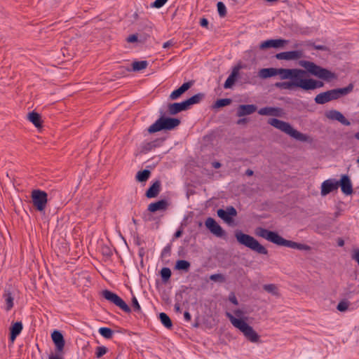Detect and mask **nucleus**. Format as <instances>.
<instances>
[{"mask_svg": "<svg viewBox=\"0 0 359 359\" xmlns=\"http://www.w3.org/2000/svg\"><path fill=\"white\" fill-rule=\"evenodd\" d=\"M268 123L273 126L274 128L281 130L282 132H284L285 133L294 138L297 140L301 142L308 141L309 137L306 135L303 134L297 131V130L294 129L292 126L287 122L276 118H272L269 119Z\"/></svg>", "mask_w": 359, "mask_h": 359, "instance_id": "5", "label": "nucleus"}, {"mask_svg": "<svg viewBox=\"0 0 359 359\" xmlns=\"http://www.w3.org/2000/svg\"><path fill=\"white\" fill-rule=\"evenodd\" d=\"M263 289L266 292H267L269 293H271L273 295H275V296H278L279 295V293H278V287H276V285L275 284H266V285H263Z\"/></svg>", "mask_w": 359, "mask_h": 359, "instance_id": "38", "label": "nucleus"}, {"mask_svg": "<svg viewBox=\"0 0 359 359\" xmlns=\"http://www.w3.org/2000/svg\"><path fill=\"white\" fill-rule=\"evenodd\" d=\"M200 25L202 27H207L208 25V20L206 18H202L200 21Z\"/></svg>", "mask_w": 359, "mask_h": 359, "instance_id": "53", "label": "nucleus"}, {"mask_svg": "<svg viewBox=\"0 0 359 359\" xmlns=\"http://www.w3.org/2000/svg\"><path fill=\"white\" fill-rule=\"evenodd\" d=\"M27 119L30 122H32L34 124V126L37 128H39L42 126L41 115L37 112H35L34 111L29 112L27 114Z\"/></svg>", "mask_w": 359, "mask_h": 359, "instance_id": "28", "label": "nucleus"}, {"mask_svg": "<svg viewBox=\"0 0 359 359\" xmlns=\"http://www.w3.org/2000/svg\"><path fill=\"white\" fill-rule=\"evenodd\" d=\"M221 165H221V163L219 162L215 161V162L212 163V167L214 168H219L221 167Z\"/></svg>", "mask_w": 359, "mask_h": 359, "instance_id": "58", "label": "nucleus"}, {"mask_svg": "<svg viewBox=\"0 0 359 359\" xmlns=\"http://www.w3.org/2000/svg\"><path fill=\"white\" fill-rule=\"evenodd\" d=\"M108 352V348L106 346H101L96 347L95 349V357L97 358H102L104 354Z\"/></svg>", "mask_w": 359, "mask_h": 359, "instance_id": "40", "label": "nucleus"}, {"mask_svg": "<svg viewBox=\"0 0 359 359\" xmlns=\"http://www.w3.org/2000/svg\"><path fill=\"white\" fill-rule=\"evenodd\" d=\"M99 333L105 339H109L113 337L114 331L109 327H102L99 329Z\"/></svg>", "mask_w": 359, "mask_h": 359, "instance_id": "36", "label": "nucleus"}, {"mask_svg": "<svg viewBox=\"0 0 359 359\" xmlns=\"http://www.w3.org/2000/svg\"><path fill=\"white\" fill-rule=\"evenodd\" d=\"M52 340L55 346V351L63 352L65 341L61 332L54 330L51 334Z\"/></svg>", "mask_w": 359, "mask_h": 359, "instance_id": "17", "label": "nucleus"}, {"mask_svg": "<svg viewBox=\"0 0 359 359\" xmlns=\"http://www.w3.org/2000/svg\"><path fill=\"white\" fill-rule=\"evenodd\" d=\"M231 103V100L230 98H224V99H219L217 100L214 104L212 105V107L216 108H220L223 107H226Z\"/></svg>", "mask_w": 359, "mask_h": 359, "instance_id": "37", "label": "nucleus"}, {"mask_svg": "<svg viewBox=\"0 0 359 359\" xmlns=\"http://www.w3.org/2000/svg\"><path fill=\"white\" fill-rule=\"evenodd\" d=\"M31 198L33 206L36 210L43 212L48 203V194L46 191L40 189H34L31 194Z\"/></svg>", "mask_w": 359, "mask_h": 359, "instance_id": "8", "label": "nucleus"}, {"mask_svg": "<svg viewBox=\"0 0 359 359\" xmlns=\"http://www.w3.org/2000/svg\"><path fill=\"white\" fill-rule=\"evenodd\" d=\"M132 65L133 71L139 72L147 67L148 62L147 60L135 61L133 62Z\"/></svg>", "mask_w": 359, "mask_h": 359, "instance_id": "34", "label": "nucleus"}, {"mask_svg": "<svg viewBox=\"0 0 359 359\" xmlns=\"http://www.w3.org/2000/svg\"><path fill=\"white\" fill-rule=\"evenodd\" d=\"M183 231L182 229H178L174 234L175 238H178L182 236Z\"/></svg>", "mask_w": 359, "mask_h": 359, "instance_id": "54", "label": "nucleus"}, {"mask_svg": "<svg viewBox=\"0 0 359 359\" xmlns=\"http://www.w3.org/2000/svg\"><path fill=\"white\" fill-rule=\"evenodd\" d=\"M184 318L187 321H189L191 320V314L188 311H185L184 313Z\"/></svg>", "mask_w": 359, "mask_h": 359, "instance_id": "57", "label": "nucleus"}, {"mask_svg": "<svg viewBox=\"0 0 359 359\" xmlns=\"http://www.w3.org/2000/svg\"><path fill=\"white\" fill-rule=\"evenodd\" d=\"M174 45V42L172 40H170V41H168L166 42H165L163 44V48H169L170 46H172Z\"/></svg>", "mask_w": 359, "mask_h": 359, "instance_id": "52", "label": "nucleus"}, {"mask_svg": "<svg viewBox=\"0 0 359 359\" xmlns=\"http://www.w3.org/2000/svg\"><path fill=\"white\" fill-rule=\"evenodd\" d=\"M283 109L279 107H266L259 109L258 114L262 116H280Z\"/></svg>", "mask_w": 359, "mask_h": 359, "instance_id": "25", "label": "nucleus"}, {"mask_svg": "<svg viewBox=\"0 0 359 359\" xmlns=\"http://www.w3.org/2000/svg\"><path fill=\"white\" fill-rule=\"evenodd\" d=\"M161 276L164 283L168 281L171 276V271L169 268L164 267L161 270Z\"/></svg>", "mask_w": 359, "mask_h": 359, "instance_id": "39", "label": "nucleus"}, {"mask_svg": "<svg viewBox=\"0 0 359 359\" xmlns=\"http://www.w3.org/2000/svg\"><path fill=\"white\" fill-rule=\"evenodd\" d=\"M241 69V65H237V66H235L231 73V74L229 75L230 77H231L232 79H233L234 80H236L237 77L238 76V74H239V70Z\"/></svg>", "mask_w": 359, "mask_h": 359, "instance_id": "44", "label": "nucleus"}, {"mask_svg": "<svg viewBox=\"0 0 359 359\" xmlns=\"http://www.w3.org/2000/svg\"><path fill=\"white\" fill-rule=\"evenodd\" d=\"M257 109L255 104H241L238 107L236 115L238 117L250 115L255 112Z\"/></svg>", "mask_w": 359, "mask_h": 359, "instance_id": "22", "label": "nucleus"}, {"mask_svg": "<svg viewBox=\"0 0 359 359\" xmlns=\"http://www.w3.org/2000/svg\"><path fill=\"white\" fill-rule=\"evenodd\" d=\"M338 187L337 181L334 179L325 180L321 184L320 194L322 196H326L334 190H337Z\"/></svg>", "mask_w": 359, "mask_h": 359, "instance_id": "18", "label": "nucleus"}, {"mask_svg": "<svg viewBox=\"0 0 359 359\" xmlns=\"http://www.w3.org/2000/svg\"><path fill=\"white\" fill-rule=\"evenodd\" d=\"M337 244L339 246L342 247L344 245V241L342 238H339L337 241Z\"/></svg>", "mask_w": 359, "mask_h": 359, "instance_id": "60", "label": "nucleus"}, {"mask_svg": "<svg viewBox=\"0 0 359 359\" xmlns=\"http://www.w3.org/2000/svg\"><path fill=\"white\" fill-rule=\"evenodd\" d=\"M175 309L177 312H181L180 305L179 304H175Z\"/></svg>", "mask_w": 359, "mask_h": 359, "instance_id": "61", "label": "nucleus"}, {"mask_svg": "<svg viewBox=\"0 0 359 359\" xmlns=\"http://www.w3.org/2000/svg\"><path fill=\"white\" fill-rule=\"evenodd\" d=\"M302 57V52L301 50H292L287 52H282L277 53L276 57L278 60H298Z\"/></svg>", "mask_w": 359, "mask_h": 359, "instance_id": "19", "label": "nucleus"}, {"mask_svg": "<svg viewBox=\"0 0 359 359\" xmlns=\"http://www.w3.org/2000/svg\"><path fill=\"white\" fill-rule=\"evenodd\" d=\"M194 83V81L184 83L180 88L172 91L169 98L172 100L178 99L183 93L188 90Z\"/></svg>", "mask_w": 359, "mask_h": 359, "instance_id": "20", "label": "nucleus"}, {"mask_svg": "<svg viewBox=\"0 0 359 359\" xmlns=\"http://www.w3.org/2000/svg\"><path fill=\"white\" fill-rule=\"evenodd\" d=\"M4 298L6 302L7 311H10L13 306V297L10 291H5L4 294Z\"/></svg>", "mask_w": 359, "mask_h": 359, "instance_id": "32", "label": "nucleus"}, {"mask_svg": "<svg viewBox=\"0 0 359 359\" xmlns=\"http://www.w3.org/2000/svg\"><path fill=\"white\" fill-rule=\"evenodd\" d=\"M217 11L220 17H224L226 15V8L225 5L222 2L219 1L217 4Z\"/></svg>", "mask_w": 359, "mask_h": 359, "instance_id": "41", "label": "nucleus"}, {"mask_svg": "<svg viewBox=\"0 0 359 359\" xmlns=\"http://www.w3.org/2000/svg\"><path fill=\"white\" fill-rule=\"evenodd\" d=\"M277 75V68H263L258 72V76L261 79H267Z\"/></svg>", "mask_w": 359, "mask_h": 359, "instance_id": "29", "label": "nucleus"}, {"mask_svg": "<svg viewBox=\"0 0 359 359\" xmlns=\"http://www.w3.org/2000/svg\"><path fill=\"white\" fill-rule=\"evenodd\" d=\"M253 171L250 169H248L246 171H245V174L246 175L248 176H252L253 175Z\"/></svg>", "mask_w": 359, "mask_h": 359, "instance_id": "62", "label": "nucleus"}, {"mask_svg": "<svg viewBox=\"0 0 359 359\" xmlns=\"http://www.w3.org/2000/svg\"><path fill=\"white\" fill-rule=\"evenodd\" d=\"M169 203L167 200L161 199L148 205V211L155 212L159 210H165L168 208Z\"/></svg>", "mask_w": 359, "mask_h": 359, "instance_id": "24", "label": "nucleus"}, {"mask_svg": "<svg viewBox=\"0 0 359 359\" xmlns=\"http://www.w3.org/2000/svg\"><path fill=\"white\" fill-rule=\"evenodd\" d=\"M276 244L278 245L285 246L287 248H290L292 249H297L299 250L308 251V250H311V247L307 245L299 243H297V242H294L292 241L286 240V239L283 238L282 236H280V235L278 238V240H277Z\"/></svg>", "mask_w": 359, "mask_h": 359, "instance_id": "11", "label": "nucleus"}, {"mask_svg": "<svg viewBox=\"0 0 359 359\" xmlns=\"http://www.w3.org/2000/svg\"><path fill=\"white\" fill-rule=\"evenodd\" d=\"M287 43V41L285 39H269L262 42L259 45L260 49H266L269 48H280L283 47Z\"/></svg>", "mask_w": 359, "mask_h": 359, "instance_id": "21", "label": "nucleus"}, {"mask_svg": "<svg viewBox=\"0 0 359 359\" xmlns=\"http://www.w3.org/2000/svg\"><path fill=\"white\" fill-rule=\"evenodd\" d=\"M355 137L357 140H359V133H357L355 135Z\"/></svg>", "mask_w": 359, "mask_h": 359, "instance_id": "64", "label": "nucleus"}, {"mask_svg": "<svg viewBox=\"0 0 359 359\" xmlns=\"http://www.w3.org/2000/svg\"><path fill=\"white\" fill-rule=\"evenodd\" d=\"M256 233L259 236L276 244L279 236L277 232L269 231L266 229L259 227L256 230Z\"/></svg>", "mask_w": 359, "mask_h": 359, "instance_id": "16", "label": "nucleus"}, {"mask_svg": "<svg viewBox=\"0 0 359 359\" xmlns=\"http://www.w3.org/2000/svg\"><path fill=\"white\" fill-rule=\"evenodd\" d=\"M353 286V284H350L348 285L347 288L346 289V295L349 297V294H351L353 292L351 291V287Z\"/></svg>", "mask_w": 359, "mask_h": 359, "instance_id": "55", "label": "nucleus"}, {"mask_svg": "<svg viewBox=\"0 0 359 359\" xmlns=\"http://www.w3.org/2000/svg\"><path fill=\"white\" fill-rule=\"evenodd\" d=\"M325 116L327 118L332 121H337L344 126H348L351 125L350 121L347 120L340 111L336 109L325 111Z\"/></svg>", "mask_w": 359, "mask_h": 359, "instance_id": "13", "label": "nucleus"}, {"mask_svg": "<svg viewBox=\"0 0 359 359\" xmlns=\"http://www.w3.org/2000/svg\"><path fill=\"white\" fill-rule=\"evenodd\" d=\"M180 124V120L176 118L161 116L154 123L148 128L149 133H154L161 130H171Z\"/></svg>", "mask_w": 359, "mask_h": 359, "instance_id": "7", "label": "nucleus"}, {"mask_svg": "<svg viewBox=\"0 0 359 359\" xmlns=\"http://www.w3.org/2000/svg\"><path fill=\"white\" fill-rule=\"evenodd\" d=\"M306 74V72L302 69H277V75L280 76V79L287 81L277 82L274 84L275 87L281 90H294L300 87V83L302 77Z\"/></svg>", "mask_w": 359, "mask_h": 359, "instance_id": "1", "label": "nucleus"}, {"mask_svg": "<svg viewBox=\"0 0 359 359\" xmlns=\"http://www.w3.org/2000/svg\"><path fill=\"white\" fill-rule=\"evenodd\" d=\"M132 306L135 311H140L141 307L137 302V299L135 297H133L132 299Z\"/></svg>", "mask_w": 359, "mask_h": 359, "instance_id": "49", "label": "nucleus"}, {"mask_svg": "<svg viewBox=\"0 0 359 359\" xmlns=\"http://www.w3.org/2000/svg\"><path fill=\"white\" fill-rule=\"evenodd\" d=\"M167 1L168 0H155L151 4V6L156 8H160L167 2Z\"/></svg>", "mask_w": 359, "mask_h": 359, "instance_id": "48", "label": "nucleus"}, {"mask_svg": "<svg viewBox=\"0 0 359 359\" xmlns=\"http://www.w3.org/2000/svg\"><path fill=\"white\" fill-rule=\"evenodd\" d=\"M235 81L236 80L229 76L224 84V88L226 89L231 88L234 84Z\"/></svg>", "mask_w": 359, "mask_h": 359, "instance_id": "46", "label": "nucleus"}, {"mask_svg": "<svg viewBox=\"0 0 359 359\" xmlns=\"http://www.w3.org/2000/svg\"><path fill=\"white\" fill-rule=\"evenodd\" d=\"M339 187L345 195H351L353 194V186L350 177L347 175H342L340 180L337 181Z\"/></svg>", "mask_w": 359, "mask_h": 359, "instance_id": "14", "label": "nucleus"}, {"mask_svg": "<svg viewBox=\"0 0 359 359\" xmlns=\"http://www.w3.org/2000/svg\"><path fill=\"white\" fill-rule=\"evenodd\" d=\"M159 319L161 323L167 328L171 329L172 327V323L170 317L165 313H161L159 314Z\"/></svg>", "mask_w": 359, "mask_h": 359, "instance_id": "33", "label": "nucleus"}, {"mask_svg": "<svg viewBox=\"0 0 359 359\" xmlns=\"http://www.w3.org/2000/svg\"><path fill=\"white\" fill-rule=\"evenodd\" d=\"M169 251H170V248H169L168 247L165 248L163 249V255L164 253H165L166 252H168Z\"/></svg>", "mask_w": 359, "mask_h": 359, "instance_id": "63", "label": "nucleus"}, {"mask_svg": "<svg viewBox=\"0 0 359 359\" xmlns=\"http://www.w3.org/2000/svg\"><path fill=\"white\" fill-rule=\"evenodd\" d=\"M161 183L160 180L155 181L147 190L145 196L148 198H156L161 191Z\"/></svg>", "mask_w": 359, "mask_h": 359, "instance_id": "26", "label": "nucleus"}, {"mask_svg": "<svg viewBox=\"0 0 359 359\" xmlns=\"http://www.w3.org/2000/svg\"><path fill=\"white\" fill-rule=\"evenodd\" d=\"M22 322H15L10 328V340L13 342L22 330Z\"/></svg>", "mask_w": 359, "mask_h": 359, "instance_id": "27", "label": "nucleus"}, {"mask_svg": "<svg viewBox=\"0 0 359 359\" xmlns=\"http://www.w3.org/2000/svg\"><path fill=\"white\" fill-rule=\"evenodd\" d=\"M204 97H205L204 93H197V94L193 95L192 97H189V99H187L184 101H185L188 108H189V107L191 105L199 103L203 99Z\"/></svg>", "mask_w": 359, "mask_h": 359, "instance_id": "30", "label": "nucleus"}, {"mask_svg": "<svg viewBox=\"0 0 359 359\" xmlns=\"http://www.w3.org/2000/svg\"><path fill=\"white\" fill-rule=\"evenodd\" d=\"M189 108L185 101L169 104L168 106V111L170 115H175L180 111L187 110Z\"/></svg>", "mask_w": 359, "mask_h": 359, "instance_id": "23", "label": "nucleus"}, {"mask_svg": "<svg viewBox=\"0 0 359 359\" xmlns=\"http://www.w3.org/2000/svg\"><path fill=\"white\" fill-rule=\"evenodd\" d=\"M138 39H137V34H132V35H130L126 41L128 42V43H133V42H136L137 41Z\"/></svg>", "mask_w": 359, "mask_h": 359, "instance_id": "51", "label": "nucleus"}, {"mask_svg": "<svg viewBox=\"0 0 359 359\" xmlns=\"http://www.w3.org/2000/svg\"><path fill=\"white\" fill-rule=\"evenodd\" d=\"M299 84V88L304 90H314L318 88H321L324 86L323 81H317L313 79H304V77H302V81Z\"/></svg>", "mask_w": 359, "mask_h": 359, "instance_id": "15", "label": "nucleus"}, {"mask_svg": "<svg viewBox=\"0 0 359 359\" xmlns=\"http://www.w3.org/2000/svg\"><path fill=\"white\" fill-rule=\"evenodd\" d=\"M205 225L209 231L217 237H223L225 236V231L219 224L212 217H208L205 222Z\"/></svg>", "mask_w": 359, "mask_h": 359, "instance_id": "12", "label": "nucleus"}, {"mask_svg": "<svg viewBox=\"0 0 359 359\" xmlns=\"http://www.w3.org/2000/svg\"><path fill=\"white\" fill-rule=\"evenodd\" d=\"M299 65L305 68L306 71L311 74L325 80L326 81H331L337 79V76L331 71L317 65L313 62L307 60H300Z\"/></svg>", "mask_w": 359, "mask_h": 359, "instance_id": "3", "label": "nucleus"}, {"mask_svg": "<svg viewBox=\"0 0 359 359\" xmlns=\"http://www.w3.org/2000/svg\"><path fill=\"white\" fill-rule=\"evenodd\" d=\"M48 359H65L64 351L58 352L57 351H55V353L50 355Z\"/></svg>", "mask_w": 359, "mask_h": 359, "instance_id": "47", "label": "nucleus"}, {"mask_svg": "<svg viewBox=\"0 0 359 359\" xmlns=\"http://www.w3.org/2000/svg\"><path fill=\"white\" fill-rule=\"evenodd\" d=\"M226 316L231 321V324L240 330L244 336L251 342H258L259 340V334L254 330L252 327L249 325L242 319L236 318L231 313L226 312Z\"/></svg>", "mask_w": 359, "mask_h": 359, "instance_id": "6", "label": "nucleus"}, {"mask_svg": "<svg viewBox=\"0 0 359 359\" xmlns=\"http://www.w3.org/2000/svg\"><path fill=\"white\" fill-rule=\"evenodd\" d=\"M247 121H248V119L246 118H240L237 121V124L242 125V124L246 123Z\"/></svg>", "mask_w": 359, "mask_h": 359, "instance_id": "56", "label": "nucleus"}, {"mask_svg": "<svg viewBox=\"0 0 359 359\" xmlns=\"http://www.w3.org/2000/svg\"><path fill=\"white\" fill-rule=\"evenodd\" d=\"M217 216L229 225H234L233 217L238 214L236 209L231 205L227 206L225 210L218 209Z\"/></svg>", "mask_w": 359, "mask_h": 359, "instance_id": "10", "label": "nucleus"}, {"mask_svg": "<svg viewBox=\"0 0 359 359\" xmlns=\"http://www.w3.org/2000/svg\"><path fill=\"white\" fill-rule=\"evenodd\" d=\"M210 279L212 281L224 282L225 280L224 276L221 273L212 274Z\"/></svg>", "mask_w": 359, "mask_h": 359, "instance_id": "43", "label": "nucleus"}, {"mask_svg": "<svg viewBox=\"0 0 359 359\" xmlns=\"http://www.w3.org/2000/svg\"><path fill=\"white\" fill-rule=\"evenodd\" d=\"M348 303L347 302L341 301L338 304L337 309L339 311H345L348 309Z\"/></svg>", "mask_w": 359, "mask_h": 359, "instance_id": "45", "label": "nucleus"}, {"mask_svg": "<svg viewBox=\"0 0 359 359\" xmlns=\"http://www.w3.org/2000/svg\"><path fill=\"white\" fill-rule=\"evenodd\" d=\"M353 89V85L350 83L345 88H334L320 93L315 97L314 100L316 104H324L328 102L337 100L342 96L348 95L352 92Z\"/></svg>", "mask_w": 359, "mask_h": 359, "instance_id": "2", "label": "nucleus"}, {"mask_svg": "<svg viewBox=\"0 0 359 359\" xmlns=\"http://www.w3.org/2000/svg\"><path fill=\"white\" fill-rule=\"evenodd\" d=\"M229 300L234 305L238 304V299L233 293L230 294L229 297Z\"/></svg>", "mask_w": 359, "mask_h": 359, "instance_id": "50", "label": "nucleus"}, {"mask_svg": "<svg viewBox=\"0 0 359 359\" xmlns=\"http://www.w3.org/2000/svg\"><path fill=\"white\" fill-rule=\"evenodd\" d=\"M235 237L240 244L248 248L251 250L259 255H265L268 254L267 249L261 245L253 236L244 233L241 231H236L235 232Z\"/></svg>", "mask_w": 359, "mask_h": 359, "instance_id": "4", "label": "nucleus"}, {"mask_svg": "<svg viewBox=\"0 0 359 359\" xmlns=\"http://www.w3.org/2000/svg\"><path fill=\"white\" fill-rule=\"evenodd\" d=\"M190 263L187 260L180 259L177 260L175 264V269L177 270H183L188 271L190 268Z\"/></svg>", "mask_w": 359, "mask_h": 359, "instance_id": "35", "label": "nucleus"}, {"mask_svg": "<svg viewBox=\"0 0 359 359\" xmlns=\"http://www.w3.org/2000/svg\"><path fill=\"white\" fill-rule=\"evenodd\" d=\"M102 296L104 299L111 303H113L116 306H118L123 311L126 313H130L131 311V309L128 305L119 296L113 292L108 290H103Z\"/></svg>", "mask_w": 359, "mask_h": 359, "instance_id": "9", "label": "nucleus"}, {"mask_svg": "<svg viewBox=\"0 0 359 359\" xmlns=\"http://www.w3.org/2000/svg\"><path fill=\"white\" fill-rule=\"evenodd\" d=\"M306 45L308 46H311L313 48H314L316 50H324V51L328 50V48L327 46H325L324 45H316L311 41H307Z\"/></svg>", "mask_w": 359, "mask_h": 359, "instance_id": "42", "label": "nucleus"}, {"mask_svg": "<svg viewBox=\"0 0 359 359\" xmlns=\"http://www.w3.org/2000/svg\"><path fill=\"white\" fill-rule=\"evenodd\" d=\"M150 175V170L144 169L143 170L137 172L136 175V180L140 182H144L149 178Z\"/></svg>", "mask_w": 359, "mask_h": 359, "instance_id": "31", "label": "nucleus"}, {"mask_svg": "<svg viewBox=\"0 0 359 359\" xmlns=\"http://www.w3.org/2000/svg\"><path fill=\"white\" fill-rule=\"evenodd\" d=\"M234 313L238 317H241L243 313V311L240 309L236 310Z\"/></svg>", "mask_w": 359, "mask_h": 359, "instance_id": "59", "label": "nucleus"}]
</instances>
